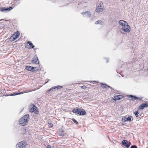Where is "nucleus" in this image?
Returning a JSON list of instances; mask_svg holds the SVG:
<instances>
[{"label":"nucleus","instance_id":"f257e3e1","mask_svg":"<svg viewBox=\"0 0 148 148\" xmlns=\"http://www.w3.org/2000/svg\"><path fill=\"white\" fill-rule=\"evenodd\" d=\"M29 119V115L27 114L20 119L19 123L21 126H24L27 124Z\"/></svg>","mask_w":148,"mask_h":148},{"label":"nucleus","instance_id":"f03ea898","mask_svg":"<svg viewBox=\"0 0 148 148\" xmlns=\"http://www.w3.org/2000/svg\"><path fill=\"white\" fill-rule=\"evenodd\" d=\"M20 35V33L18 31L14 33L12 36L10 38L9 40L10 41L12 42L15 40L16 39L19 37Z\"/></svg>","mask_w":148,"mask_h":148},{"label":"nucleus","instance_id":"7ed1b4c3","mask_svg":"<svg viewBox=\"0 0 148 148\" xmlns=\"http://www.w3.org/2000/svg\"><path fill=\"white\" fill-rule=\"evenodd\" d=\"M27 145L24 141H22L18 143L16 145V148H25Z\"/></svg>","mask_w":148,"mask_h":148},{"label":"nucleus","instance_id":"20e7f679","mask_svg":"<svg viewBox=\"0 0 148 148\" xmlns=\"http://www.w3.org/2000/svg\"><path fill=\"white\" fill-rule=\"evenodd\" d=\"M31 106L32 108L29 109L30 112H34L36 114H38L39 111L36 106L34 104H32Z\"/></svg>","mask_w":148,"mask_h":148},{"label":"nucleus","instance_id":"39448f33","mask_svg":"<svg viewBox=\"0 0 148 148\" xmlns=\"http://www.w3.org/2000/svg\"><path fill=\"white\" fill-rule=\"evenodd\" d=\"M121 144L125 146L127 148H128L131 143L130 142H128L127 140H124L121 142Z\"/></svg>","mask_w":148,"mask_h":148},{"label":"nucleus","instance_id":"423d86ee","mask_svg":"<svg viewBox=\"0 0 148 148\" xmlns=\"http://www.w3.org/2000/svg\"><path fill=\"white\" fill-rule=\"evenodd\" d=\"M13 8L12 6L10 7H1L0 10L3 12H6L7 11H10Z\"/></svg>","mask_w":148,"mask_h":148},{"label":"nucleus","instance_id":"0eeeda50","mask_svg":"<svg viewBox=\"0 0 148 148\" xmlns=\"http://www.w3.org/2000/svg\"><path fill=\"white\" fill-rule=\"evenodd\" d=\"M104 8L103 6L99 5L97 7L96 11L98 13L101 12L104 10Z\"/></svg>","mask_w":148,"mask_h":148},{"label":"nucleus","instance_id":"6e6552de","mask_svg":"<svg viewBox=\"0 0 148 148\" xmlns=\"http://www.w3.org/2000/svg\"><path fill=\"white\" fill-rule=\"evenodd\" d=\"M132 116H129L128 117H123L122 118V121H123L124 122H127V121H131L132 120Z\"/></svg>","mask_w":148,"mask_h":148},{"label":"nucleus","instance_id":"1a4fd4ad","mask_svg":"<svg viewBox=\"0 0 148 148\" xmlns=\"http://www.w3.org/2000/svg\"><path fill=\"white\" fill-rule=\"evenodd\" d=\"M130 28H122L121 29L120 31L122 33L125 34V33L129 32L130 31Z\"/></svg>","mask_w":148,"mask_h":148},{"label":"nucleus","instance_id":"9d476101","mask_svg":"<svg viewBox=\"0 0 148 148\" xmlns=\"http://www.w3.org/2000/svg\"><path fill=\"white\" fill-rule=\"evenodd\" d=\"M123 96L122 95H119L114 96L113 99L114 100L117 101L120 99H123Z\"/></svg>","mask_w":148,"mask_h":148},{"label":"nucleus","instance_id":"9b49d317","mask_svg":"<svg viewBox=\"0 0 148 148\" xmlns=\"http://www.w3.org/2000/svg\"><path fill=\"white\" fill-rule=\"evenodd\" d=\"M81 13L82 15H84V16L88 17H90L91 14L90 12L88 11L85 12H82Z\"/></svg>","mask_w":148,"mask_h":148},{"label":"nucleus","instance_id":"f8f14e48","mask_svg":"<svg viewBox=\"0 0 148 148\" xmlns=\"http://www.w3.org/2000/svg\"><path fill=\"white\" fill-rule=\"evenodd\" d=\"M38 61V58L37 56L36 55L34 56L32 59V63L36 64L37 62Z\"/></svg>","mask_w":148,"mask_h":148},{"label":"nucleus","instance_id":"ddd939ff","mask_svg":"<svg viewBox=\"0 0 148 148\" xmlns=\"http://www.w3.org/2000/svg\"><path fill=\"white\" fill-rule=\"evenodd\" d=\"M148 106V104L146 102L145 103H142L141 105L139 106V108L140 110H143L145 108L147 107Z\"/></svg>","mask_w":148,"mask_h":148},{"label":"nucleus","instance_id":"4468645a","mask_svg":"<svg viewBox=\"0 0 148 148\" xmlns=\"http://www.w3.org/2000/svg\"><path fill=\"white\" fill-rule=\"evenodd\" d=\"M79 115L84 116L86 114V112L84 110L79 108Z\"/></svg>","mask_w":148,"mask_h":148},{"label":"nucleus","instance_id":"2eb2a0df","mask_svg":"<svg viewBox=\"0 0 148 148\" xmlns=\"http://www.w3.org/2000/svg\"><path fill=\"white\" fill-rule=\"evenodd\" d=\"M25 93V92H14L12 94H10L8 95L10 96H15L18 95H21L22 94H23L24 93Z\"/></svg>","mask_w":148,"mask_h":148},{"label":"nucleus","instance_id":"dca6fc26","mask_svg":"<svg viewBox=\"0 0 148 148\" xmlns=\"http://www.w3.org/2000/svg\"><path fill=\"white\" fill-rule=\"evenodd\" d=\"M127 23L125 21L122 20H120L119 21V24L122 26V27L124 25H127Z\"/></svg>","mask_w":148,"mask_h":148},{"label":"nucleus","instance_id":"f3484780","mask_svg":"<svg viewBox=\"0 0 148 148\" xmlns=\"http://www.w3.org/2000/svg\"><path fill=\"white\" fill-rule=\"evenodd\" d=\"M79 108H75L72 111V112L76 114H79Z\"/></svg>","mask_w":148,"mask_h":148},{"label":"nucleus","instance_id":"a211bd4d","mask_svg":"<svg viewBox=\"0 0 148 148\" xmlns=\"http://www.w3.org/2000/svg\"><path fill=\"white\" fill-rule=\"evenodd\" d=\"M33 68H34L33 66H26L25 68V69L27 70L32 72H33Z\"/></svg>","mask_w":148,"mask_h":148},{"label":"nucleus","instance_id":"6ab92c4d","mask_svg":"<svg viewBox=\"0 0 148 148\" xmlns=\"http://www.w3.org/2000/svg\"><path fill=\"white\" fill-rule=\"evenodd\" d=\"M27 44H29L31 48H34L35 47L33 43L29 41H28L27 43Z\"/></svg>","mask_w":148,"mask_h":148},{"label":"nucleus","instance_id":"aec40b11","mask_svg":"<svg viewBox=\"0 0 148 148\" xmlns=\"http://www.w3.org/2000/svg\"><path fill=\"white\" fill-rule=\"evenodd\" d=\"M102 84L103 85V87L104 88H111V89H112V87H111L107 85V84Z\"/></svg>","mask_w":148,"mask_h":148},{"label":"nucleus","instance_id":"412c9836","mask_svg":"<svg viewBox=\"0 0 148 148\" xmlns=\"http://www.w3.org/2000/svg\"><path fill=\"white\" fill-rule=\"evenodd\" d=\"M19 1L17 0L13 2V5H14V6L13 7V8L15 6H17L18 4L19 3Z\"/></svg>","mask_w":148,"mask_h":148},{"label":"nucleus","instance_id":"4be33fe9","mask_svg":"<svg viewBox=\"0 0 148 148\" xmlns=\"http://www.w3.org/2000/svg\"><path fill=\"white\" fill-rule=\"evenodd\" d=\"M139 110H138L137 111H135L134 112V114H135L136 117H138L139 116L138 114H139L140 112H139L138 111Z\"/></svg>","mask_w":148,"mask_h":148},{"label":"nucleus","instance_id":"5701e85b","mask_svg":"<svg viewBox=\"0 0 148 148\" xmlns=\"http://www.w3.org/2000/svg\"><path fill=\"white\" fill-rule=\"evenodd\" d=\"M33 68H34L33 69V72H35L38 71L39 70V68L38 67H33Z\"/></svg>","mask_w":148,"mask_h":148},{"label":"nucleus","instance_id":"b1692460","mask_svg":"<svg viewBox=\"0 0 148 148\" xmlns=\"http://www.w3.org/2000/svg\"><path fill=\"white\" fill-rule=\"evenodd\" d=\"M129 97L130 98H133V99H136V98H137V97H136V96H134V95H130L129 96Z\"/></svg>","mask_w":148,"mask_h":148},{"label":"nucleus","instance_id":"393cba45","mask_svg":"<svg viewBox=\"0 0 148 148\" xmlns=\"http://www.w3.org/2000/svg\"><path fill=\"white\" fill-rule=\"evenodd\" d=\"M101 23H102V21L100 20H99L95 22V24H101Z\"/></svg>","mask_w":148,"mask_h":148},{"label":"nucleus","instance_id":"a878e982","mask_svg":"<svg viewBox=\"0 0 148 148\" xmlns=\"http://www.w3.org/2000/svg\"><path fill=\"white\" fill-rule=\"evenodd\" d=\"M72 121L75 124H77L79 123L74 118L72 119Z\"/></svg>","mask_w":148,"mask_h":148},{"label":"nucleus","instance_id":"bb28decb","mask_svg":"<svg viewBox=\"0 0 148 148\" xmlns=\"http://www.w3.org/2000/svg\"><path fill=\"white\" fill-rule=\"evenodd\" d=\"M122 28H130V27L128 25V24H127V25H126V26L124 25L122 27Z\"/></svg>","mask_w":148,"mask_h":148},{"label":"nucleus","instance_id":"cd10ccee","mask_svg":"<svg viewBox=\"0 0 148 148\" xmlns=\"http://www.w3.org/2000/svg\"><path fill=\"white\" fill-rule=\"evenodd\" d=\"M57 86L56 88H57V90L59 89H60L63 87V86Z\"/></svg>","mask_w":148,"mask_h":148},{"label":"nucleus","instance_id":"c85d7f7f","mask_svg":"<svg viewBox=\"0 0 148 148\" xmlns=\"http://www.w3.org/2000/svg\"><path fill=\"white\" fill-rule=\"evenodd\" d=\"M130 148H138L137 146L135 145H132L131 146Z\"/></svg>","mask_w":148,"mask_h":148},{"label":"nucleus","instance_id":"c756f323","mask_svg":"<svg viewBox=\"0 0 148 148\" xmlns=\"http://www.w3.org/2000/svg\"><path fill=\"white\" fill-rule=\"evenodd\" d=\"M52 90L53 91V89L51 88H50V89H49V90H48L47 91V93H49V92H51V91Z\"/></svg>","mask_w":148,"mask_h":148},{"label":"nucleus","instance_id":"7c9ffc66","mask_svg":"<svg viewBox=\"0 0 148 148\" xmlns=\"http://www.w3.org/2000/svg\"><path fill=\"white\" fill-rule=\"evenodd\" d=\"M57 88V86H54V87H52L51 88L53 89H54V90H57V88Z\"/></svg>","mask_w":148,"mask_h":148},{"label":"nucleus","instance_id":"2f4dec72","mask_svg":"<svg viewBox=\"0 0 148 148\" xmlns=\"http://www.w3.org/2000/svg\"><path fill=\"white\" fill-rule=\"evenodd\" d=\"M82 88L84 89H86V87L84 85L82 86Z\"/></svg>","mask_w":148,"mask_h":148},{"label":"nucleus","instance_id":"473e14b6","mask_svg":"<svg viewBox=\"0 0 148 148\" xmlns=\"http://www.w3.org/2000/svg\"><path fill=\"white\" fill-rule=\"evenodd\" d=\"M59 135L60 136H64V134H63V133H62V132H60V133H59Z\"/></svg>","mask_w":148,"mask_h":148},{"label":"nucleus","instance_id":"72a5a7b5","mask_svg":"<svg viewBox=\"0 0 148 148\" xmlns=\"http://www.w3.org/2000/svg\"><path fill=\"white\" fill-rule=\"evenodd\" d=\"M143 97H137V98H136V99H138V100H141L143 99Z\"/></svg>","mask_w":148,"mask_h":148},{"label":"nucleus","instance_id":"f704fd0d","mask_svg":"<svg viewBox=\"0 0 148 148\" xmlns=\"http://www.w3.org/2000/svg\"><path fill=\"white\" fill-rule=\"evenodd\" d=\"M99 3V5L103 6L102 5L103 4V3L102 2L100 1V3Z\"/></svg>","mask_w":148,"mask_h":148},{"label":"nucleus","instance_id":"c9c22d12","mask_svg":"<svg viewBox=\"0 0 148 148\" xmlns=\"http://www.w3.org/2000/svg\"><path fill=\"white\" fill-rule=\"evenodd\" d=\"M53 125L52 124L50 123L49 124V127H53Z\"/></svg>","mask_w":148,"mask_h":148},{"label":"nucleus","instance_id":"e433bc0d","mask_svg":"<svg viewBox=\"0 0 148 148\" xmlns=\"http://www.w3.org/2000/svg\"><path fill=\"white\" fill-rule=\"evenodd\" d=\"M47 148H51V146L50 145H48L47 147Z\"/></svg>","mask_w":148,"mask_h":148},{"label":"nucleus","instance_id":"4c0bfd02","mask_svg":"<svg viewBox=\"0 0 148 148\" xmlns=\"http://www.w3.org/2000/svg\"><path fill=\"white\" fill-rule=\"evenodd\" d=\"M106 62H108L109 61V59L108 58H106Z\"/></svg>","mask_w":148,"mask_h":148},{"label":"nucleus","instance_id":"58836bf2","mask_svg":"<svg viewBox=\"0 0 148 148\" xmlns=\"http://www.w3.org/2000/svg\"><path fill=\"white\" fill-rule=\"evenodd\" d=\"M60 132H62L63 133L64 132V131L63 130H61H61H60Z\"/></svg>","mask_w":148,"mask_h":148},{"label":"nucleus","instance_id":"ea45409f","mask_svg":"<svg viewBox=\"0 0 148 148\" xmlns=\"http://www.w3.org/2000/svg\"><path fill=\"white\" fill-rule=\"evenodd\" d=\"M118 76H119V77H120V76L119 75V74H118L117 75Z\"/></svg>","mask_w":148,"mask_h":148},{"label":"nucleus","instance_id":"a19ab883","mask_svg":"<svg viewBox=\"0 0 148 148\" xmlns=\"http://www.w3.org/2000/svg\"><path fill=\"white\" fill-rule=\"evenodd\" d=\"M125 0H121V1L122 2L123 1H124Z\"/></svg>","mask_w":148,"mask_h":148},{"label":"nucleus","instance_id":"79ce46f5","mask_svg":"<svg viewBox=\"0 0 148 148\" xmlns=\"http://www.w3.org/2000/svg\"><path fill=\"white\" fill-rule=\"evenodd\" d=\"M122 125H124V124H123V123H122Z\"/></svg>","mask_w":148,"mask_h":148},{"label":"nucleus","instance_id":"37998d69","mask_svg":"<svg viewBox=\"0 0 148 148\" xmlns=\"http://www.w3.org/2000/svg\"><path fill=\"white\" fill-rule=\"evenodd\" d=\"M94 82H96V81H94Z\"/></svg>","mask_w":148,"mask_h":148}]
</instances>
